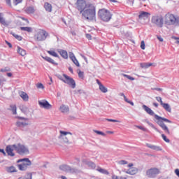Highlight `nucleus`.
Returning a JSON list of instances; mask_svg holds the SVG:
<instances>
[{
  "label": "nucleus",
  "mask_w": 179,
  "mask_h": 179,
  "mask_svg": "<svg viewBox=\"0 0 179 179\" xmlns=\"http://www.w3.org/2000/svg\"><path fill=\"white\" fill-rule=\"evenodd\" d=\"M156 100H157V101L160 103V104L163 107L164 110H165L168 113H171V107H170V105L169 103H163V100L162 99V97L156 96Z\"/></svg>",
  "instance_id": "ddd939ff"
},
{
  "label": "nucleus",
  "mask_w": 179,
  "mask_h": 179,
  "mask_svg": "<svg viewBox=\"0 0 179 179\" xmlns=\"http://www.w3.org/2000/svg\"><path fill=\"white\" fill-rule=\"evenodd\" d=\"M69 71L71 72V73H73V69H72V67H69Z\"/></svg>",
  "instance_id": "338daca9"
},
{
  "label": "nucleus",
  "mask_w": 179,
  "mask_h": 179,
  "mask_svg": "<svg viewBox=\"0 0 179 179\" xmlns=\"http://www.w3.org/2000/svg\"><path fill=\"white\" fill-rule=\"evenodd\" d=\"M17 52H18L22 57H24V55H26V51L24 49L20 48V46H17Z\"/></svg>",
  "instance_id": "a878e982"
},
{
  "label": "nucleus",
  "mask_w": 179,
  "mask_h": 179,
  "mask_svg": "<svg viewBox=\"0 0 179 179\" xmlns=\"http://www.w3.org/2000/svg\"><path fill=\"white\" fill-rule=\"evenodd\" d=\"M14 150L18 155H28L29 149L22 144L13 145Z\"/></svg>",
  "instance_id": "9d476101"
},
{
  "label": "nucleus",
  "mask_w": 179,
  "mask_h": 179,
  "mask_svg": "<svg viewBox=\"0 0 179 179\" xmlns=\"http://www.w3.org/2000/svg\"><path fill=\"white\" fill-rule=\"evenodd\" d=\"M38 104L41 108H45V110H50V108H52V105L48 103L47 100H41L38 101Z\"/></svg>",
  "instance_id": "4468645a"
},
{
  "label": "nucleus",
  "mask_w": 179,
  "mask_h": 179,
  "mask_svg": "<svg viewBox=\"0 0 179 179\" xmlns=\"http://www.w3.org/2000/svg\"><path fill=\"white\" fill-rule=\"evenodd\" d=\"M0 23L1 24H3V26H8V22L5 20V18H3V15L2 13H0Z\"/></svg>",
  "instance_id": "cd10ccee"
},
{
  "label": "nucleus",
  "mask_w": 179,
  "mask_h": 179,
  "mask_svg": "<svg viewBox=\"0 0 179 179\" xmlns=\"http://www.w3.org/2000/svg\"><path fill=\"white\" fill-rule=\"evenodd\" d=\"M6 43L8 45L9 48H12V43H9L8 41H6Z\"/></svg>",
  "instance_id": "052dcab7"
},
{
  "label": "nucleus",
  "mask_w": 179,
  "mask_h": 179,
  "mask_svg": "<svg viewBox=\"0 0 179 179\" xmlns=\"http://www.w3.org/2000/svg\"><path fill=\"white\" fill-rule=\"evenodd\" d=\"M10 111H12L13 114H14V115H16V114H17V108L16 107V105L15 104H12L10 106Z\"/></svg>",
  "instance_id": "7c9ffc66"
},
{
  "label": "nucleus",
  "mask_w": 179,
  "mask_h": 179,
  "mask_svg": "<svg viewBox=\"0 0 179 179\" xmlns=\"http://www.w3.org/2000/svg\"><path fill=\"white\" fill-rule=\"evenodd\" d=\"M22 113H23L24 114H29V108H27L26 106L22 105L20 107Z\"/></svg>",
  "instance_id": "bb28decb"
},
{
  "label": "nucleus",
  "mask_w": 179,
  "mask_h": 179,
  "mask_svg": "<svg viewBox=\"0 0 179 179\" xmlns=\"http://www.w3.org/2000/svg\"><path fill=\"white\" fill-rule=\"evenodd\" d=\"M162 139H164V141L165 142H166L167 143H170V139L167 138V136H166V135L162 134Z\"/></svg>",
  "instance_id": "49530a36"
},
{
  "label": "nucleus",
  "mask_w": 179,
  "mask_h": 179,
  "mask_svg": "<svg viewBox=\"0 0 179 179\" xmlns=\"http://www.w3.org/2000/svg\"><path fill=\"white\" fill-rule=\"evenodd\" d=\"M143 108L145 110V111H146V113L148 114H149L150 115H155V112H153L152 110V109H150V108L146 106V105H143Z\"/></svg>",
  "instance_id": "b1692460"
},
{
  "label": "nucleus",
  "mask_w": 179,
  "mask_h": 179,
  "mask_svg": "<svg viewBox=\"0 0 179 179\" xmlns=\"http://www.w3.org/2000/svg\"><path fill=\"white\" fill-rule=\"evenodd\" d=\"M85 36L88 40H92V35H90V34H86Z\"/></svg>",
  "instance_id": "4d7b16f0"
},
{
  "label": "nucleus",
  "mask_w": 179,
  "mask_h": 179,
  "mask_svg": "<svg viewBox=\"0 0 179 179\" xmlns=\"http://www.w3.org/2000/svg\"><path fill=\"white\" fill-rule=\"evenodd\" d=\"M99 90H101L102 93H107V92H108V90H107V87L103 85V84L101 85H99Z\"/></svg>",
  "instance_id": "f704fd0d"
},
{
  "label": "nucleus",
  "mask_w": 179,
  "mask_h": 179,
  "mask_svg": "<svg viewBox=\"0 0 179 179\" xmlns=\"http://www.w3.org/2000/svg\"><path fill=\"white\" fill-rule=\"evenodd\" d=\"M59 54L64 58V59H68V52L66 50H58Z\"/></svg>",
  "instance_id": "4be33fe9"
},
{
  "label": "nucleus",
  "mask_w": 179,
  "mask_h": 179,
  "mask_svg": "<svg viewBox=\"0 0 179 179\" xmlns=\"http://www.w3.org/2000/svg\"><path fill=\"white\" fill-rule=\"evenodd\" d=\"M8 173H16V168L15 166H10L7 168Z\"/></svg>",
  "instance_id": "c9c22d12"
},
{
  "label": "nucleus",
  "mask_w": 179,
  "mask_h": 179,
  "mask_svg": "<svg viewBox=\"0 0 179 179\" xmlns=\"http://www.w3.org/2000/svg\"><path fill=\"white\" fill-rule=\"evenodd\" d=\"M128 167H129V169H132L134 167V164L130 163L127 165Z\"/></svg>",
  "instance_id": "e2e57ef3"
},
{
  "label": "nucleus",
  "mask_w": 179,
  "mask_h": 179,
  "mask_svg": "<svg viewBox=\"0 0 179 179\" xmlns=\"http://www.w3.org/2000/svg\"><path fill=\"white\" fill-rule=\"evenodd\" d=\"M123 76L124 78H127V79H129V80H135V78L134 77H131V76H128L127 74H123Z\"/></svg>",
  "instance_id": "09e8293b"
},
{
  "label": "nucleus",
  "mask_w": 179,
  "mask_h": 179,
  "mask_svg": "<svg viewBox=\"0 0 179 179\" xmlns=\"http://www.w3.org/2000/svg\"><path fill=\"white\" fill-rule=\"evenodd\" d=\"M151 23L154 24V26H157V27L162 28L164 24V18L163 15L160 14H155L151 17Z\"/></svg>",
  "instance_id": "20e7f679"
},
{
  "label": "nucleus",
  "mask_w": 179,
  "mask_h": 179,
  "mask_svg": "<svg viewBox=\"0 0 179 179\" xmlns=\"http://www.w3.org/2000/svg\"><path fill=\"white\" fill-rule=\"evenodd\" d=\"M44 9L46 10V12L51 13L52 12V5L48 2H45L43 6Z\"/></svg>",
  "instance_id": "6ab92c4d"
},
{
  "label": "nucleus",
  "mask_w": 179,
  "mask_h": 179,
  "mask_svg": "<svg viewBox=\"0 0 179 179\" xmlns=\"http://www.w3.org/2000/svg\"><path fill=\"white\" fill-rule=\"evenodd\" d=\"M98 17H99V19H101V20H103V22H110V20H111L113 15L111 14L110 10L106 8H102L98 11Z\"/></svg>",
  "instance_id": "7ed1b4c3"
},
{
  "label": "nucleus",
  "mask_w": 179,
  "mask_h": 179,
  "mask_svg": "<svg viewBox=\"0 0 179 179\" xmlns=\"http://www.w3.org/2000/svg\"><path fill=\"white\" fill-rule=\"evenodd\" d=\"M81 16L83 19L88 20V22H93L96 20V6L92 3H89L87 7L81 10Z\"/></svg>",
  "instance_id": "f257e3e1"
},
{
  "label": "nucleus",
  "mask_w": 179,
  "mask_h": 179,
  "mask_svg": "<svg viewBox=\"0 0 179 179\" xmlns=\"http://www.w3.org/2000/svg\"><path fill=\"white\" fill-rule=\"evenodd\" d=\"M6 5L10 8H12V0H5Z\"/></svg>",
  "instance_id": "8fccbe9b"
},
{
  "label": "nucleus",
  "mask_w": 179,
  "mask_h": 179,
  "mask_svg": "<svg viewBox=\"0 0 179 179\" xmlns=\"http://www.w3.org/2000/svg\"><path fill=\"white\" fill-rule=\"evenodd\" d=\"M47 37H48V32H46L44 29H39L34 35L36 41H44L47 39Z\"/></svg>",
  "instance_id": "6e6552de"
},
{
  "label": "nucleus",
  "mask_w": 179,
  "mask_h": 179,
  "mask_svg": "<svg viewBox=\"0 0 179 179\" xmlns=\"http://www.w3.org/2000/svg\"><path fill=\"white\" fill-rule=\"evenodd\" d=\"M138 171L139 169L136 167L129 168L126 172L127 174H129L130 176H135V174H138Z\"/></svg>",
  "instance_id": "a211bd4d"
},
{
  "label": "nucleus",
  "mask_w": 179,
  "mask_h": 179,
  "mask_svg": "<svg viewBox=\"0 0 179 179\" xmlns=\"http://www.w3.org/2000/svg\"><path fill=\"white\" fill-rule=\"evenodd\" d=\"M59 110L61 113H68L69 111V108L65 105H62Z\"/></svg>",
  "instance_id": "c756f323"
},
{
  "label": "nucleus",
  "mask_w": 179,
  "mask_h": 179,
  "mask_svg": "<svg viewBox=\"0 0 179 179\" xmlns=\"http://www.w3.org/2000/svg\"><path fill=\"white\" fill-rule=\"evenodd\" d=\"M118 164L120 166H124L125 164H128V162L126 160H120L119 161Z\"/></svg>",
  "instance_id": "c03bdc74"
},
{
  "label": "nucleus",
  "mask_w": 179,
  "mask_h": 179,
  "mask_svg": "<svg viewBox=\"0 0 179 179\" xmlns=\"http://www.w3.org/2000/svg\"><path fill=\"white\" fill-rule=\"evenodd\" d=\"M179 23V18L178 17H176L173 14L168 13L165 15V24H168L169 26L173 24H178Z\"/></svg>",
  "instance_id": "423d86ee"
},
{
  "label": "nucleus",
  "mask_w": 179,
  "mask_h": 179,
  "mask_svg": "<svg viewBox=\"0 0 179 179\" xmlns=\"http://www.w3.org/2000/svg\"><path fill=\"white\" fill-rule=\"evenodd\" d=\"M107 121H109L110 122H121L120 120L113 119H107Z\"/></svg>",
  "instance_id": "6e6d98bb"
},
{
  "label": "nucleus",
  "mask_w": 179,
  "mask_h": 179,
  "mask_svg": "<svg viewBox=\"0 0 179 179\" xmlns=\"http://www.w3.org/2000/svg\"><path fill=\"white\" fill-rule=\"evenodd\" d=\"M73 64H75V65H76V66H78L79 68V66H80V64H79V62L78 61L77 59H74V60H73Z\"/></svg>",
  "instance_id": "864d4df0"
},
{
  "label": "nucleus",
  "mask_w": 179,
  "mask_h": 179,
  "mask_svg": "<svg viewBox=\"0 0 179 179\" xmlns=\"http://www.w3.org/2000/svg\"><path fill=\"white\" fill-rule=\"evenodd\" d=\"M32 178V175L31 173H29L27 174L26 176L24 177H21V178H19L18 179H31Z\"/></svg>",
  "instance_id": "58836bf2"
},
{
  "label": "nucleus",
  "mask_w": 179,
  "mask_h": 179,
  "mask_svg": "<svg viewBox=\"0 0 179 179\" xmlns=\"http://www.w3.org/2000/svg\"><path fill=\"white\" fill-rule=\"evenodd\" d=\"M0 153H3V156H6V152H5L3 149H0Z\"/></svg>",
  "instance_id": "13d9d810"
},
{
  "label": "nucleus",
  "mask_w": 179,
  "mask_h": 179,
  "mask_svg": "<svg viewBox=\"0 0 179 179\" xmlns=\"http://www.w3.org/2000/svg\"><path fill=\"white\" fill-rule=\"evenodd\" d=\"M19 94L20 97H21V99H22L24 101H29V95L27 94V93L21 91L19 92Z\"/></svg>",
  "instance_id": "aec40b11"
},
{
  "label": "nucleus",
  "mask_w": 179,
  "mask_h": 179,
  "mask_svg": "<svg viewBox=\"0 0 179 179\" xmlns=\"http://www.w3.org/2000/svg\"><path fill=\"white\" fill-rule=\"evenodd\" d=\"M59 169L62 170V171H68V170H69V166L67 165H62L60 166Z\"/></svg>",
  "instance_id": "e433bc0d"
},
{
  "label": "nucleus",
  "mask_w": 179,
  "mask_h": 179,
  "mask_svg": "<svg viewBox=\"0 0 179 179\" xmlns=\"http://www.w3.org/2000/svg\"><path fill=\"white\" fill-rule=\"evenodd\" d=\"M150 13L146 11H141L138 15L139 19H143L144 20L149 18Z\"/></svg>",
  "instance_id": "dca6fc26"
},
{
  "label": "nucleus",
  "mask_w": 179,
  "mask_h": 179,
  "mask_svg": "<svg viewBox=\"0 0 179 179\" xmlns=\"http://www.w3.org/2000/svg\"><path fill=\"white\" fill-rule=\"evenodd\" d=\"M17 118H18V120H24V122H20L18 121L16 122V125L17 127H27V125H29V122L27 118H24L23 117H17Z\"/></svg>",
  "instance_id": "2eb2a0df"
},
{
  "label": "nucleus",
  "mask_w": 179,
  "mask_h": 179,
  "mask_svg": "<svg viewBox=\"0 0 179 179\" xmlns=\"http://www.w3.org/2000/svg\"><path fill=\"white\" fill-rule=\"evenodd\" d=\"M94 132L95 134H97V135H101L102 136H106V134H104L103 132L100 131L99 130H94Z\"/></svg>",
  "instance_id": "a18cd8bd"
},
{
  "label": "nucleus",
  "mask_w": 179,
  "mask_h": 179,
  "mask_svg": "<svg viewBox=\"0 0 179 179\" xmlns=\"http://www.w3.org/2000/svg\"><path fill=\"white\" fill-rule=\"evenodd\" d=\"M59 139L65 142V143H69V140L72 138V133L61 130L59 131Z\"/></svg>",
  "instance_id": "1a4fd4ad"
},
{
  "label": "nucleus",
  "mask_w": 179,
  "mask_h": 179,
  "mask_svg": "<svg viewBox=\"0 0 179 179\" xmlns=\"http://www.w3.org/2000/svg\"><path fill=\"white\" fill-rule=\"evenodd\" d=\"M175 174H176V176L179 178V169H176L175 170Z\"/></svg>",
  "instance_id": "bf43d9fd"
},
{
  "label": "nucleus",
  "mask_w": 179,
  "mask_h": 179,
  "mask_svg": "<svg viewBox=\"0 0 179 179\" xmlns=\"http://www.w3.org/2000/svg\"><path fill=\"white\" fill-rule=\"evenodd\" d=\"M27 12L28 13H34V7L30 6L27 8Z\"/></svg>",
  "instance_id": "4c0bfd02"
},
{
  "label": "nucleus",
  "mask_w": 179,
  "mask_h": 179,
  "mask_svg": "<svg viewBox=\"0 0 179 179\" xmlns=\"http://www.w3.org/2000/svg\"><path fill=\"white\" fill-rule=\"evenodd\" d=\"M155 118L157 120V124L161 127L163 131H164L165 134H166V135H170V130L169 129V127L164 124V122H169V124H171V121L169 119L162 117L157 115H155Z\"/></svg>",
  "instance_id": "f03ea898"
},
{
  "label": "nucleus",
  "mask_w": 179,
  "mask_h": 179,
  "mask_svg": "<svg viewBox=\"0 0 179 179\" xmlns=\"http://www.w3.org/2000/svg\"><path fill=\"white\" fill-rule=\"evenodd\" d=\"M157 39L161 41V43H163V38H162L161 36H157Z\"/></svg>",
  "instance_id": "680f3d73"
},
{
  "label": "nucleus",
  "mask_w": 179,
  "mask_h": 179,
  "mask_svg": "<svg viewBox=\"0 0 179 179\" xmlns=\"http://www.w3.org/2000/svg\"><path fill=\"white\" fill-rule=\"evenodd\" d=\"M157 174H160V170L157 168H151L145 172V175L148 178H155Z\"/></svg>",
  "instance_id": "f8f14e48"
},
{
  "label": "nucleus",
  "mask_w": 179,
  "mask_h": 179,
  "mask_svg": "<svg viewBox=\"0 0 179 179\" xmlns=\"http://www.w3.org/2000/svg\"><path fill=\"white\" fill-rule=\"evenodd\" d=\"M21 19H22V20H25V22H27V24H29V20H27L24 17H21Z\"/></svg>",
  "instance_id": "69168bd1"
},
{
  "label": "nucleus",
  "mask_w": 179,
  "mask_h": 179,
  "mask_svg": "<svg viewBox=\"0 0 179 179\" xmlns=\"http://www.w3.org/2000/svg\"><path fill=\"white\" fill-rule=\"evenodd\" d=\"M0 71L1 72H7V71H9V70L6 69H1Z\"/></svg>",
  "instance_id": "0e129e2a"
},
{
  "label": "nucleus",
  "mask_w": 179,
  "mask_h": 179,
  "mask_svg": "<svg viewBox=\"0 0 179 179\" xmlns=\"http://www.w3.org/2000/svg\"><path fill=\"white\" fill-rule=\"evenodd\" d=\"M96 83L99 85V86H101V85H103V84H101V83L99 80H96Z\"/></svg>",
  "instance_id": "774afa93"
},
{
  "label": "nucleus",
  "mask_w": 179,
  "mask_h": 179,
  "mask_svg": "<svg viewBox=\"0 0 179 179\" xmlns=\"http://www.w3.org/2000/svg\"><path fill=\"white\" fill-rule=\"evenodd\" d=\"M69 58L71 59V61H73L74 59H76V57H75V55H73V53L72 52L69 53Z\"/></svg>",
  "instance_id": "3c124183"
},
{
  "label": "nucleus",
  "mask_w": 179,
  "mask_h": 179,
  "mask_svg": "<svg viewBox=\"0 0 179 179\" xmlns=\"http://www.w3.org/2000/svg\"><path fill=\"white\" fill-rule=\"evenodd\" d=\"M87 166L91 169H96V164H94V162H88Z\"/></svg>",
  "instance_id": "79ce46f5"
},
{
  "label": "nucleus",
  "mask_w": 179,
  "mask_h": 179,
  "mask_svg": "<svg viewBox=\"0 0 179 179\" xmlns=\"http://www.w3.org/2000/svg\"><path fill=\"white\" fill-rule=\"evenodd\" d=\"M13 37H15V38H16V40H18V41H22V36L20 35H17L16 34H13Z\"/></svg>",
  "instance_id": "37998d69"
},
{
  "label": "nucleus",
  "mask_w": 179,
  "mask_h": 179,
  "mask_svg": "<svg viewBox=\"0 0 179 179\" xmlns=\"http://www.w3.org/2000/svg\"><path fill=\"white\" fill-rule=\"evenodd\" d=\"M122 96H123L124 99V101H126V103H129V104H131V106H134V102L131 101H129L127 99V96L124 94H122Z\"/></svg>",
  "instance_id": "ea45409f"
},
{
  "label": "nucleus",
  "mask_w": 179,
  "mask_h": 179,
  "mask_svg": "<svg viewBox=\"0 0 179 179\" xmlns=\"http://www.w3.org/2000/svg\"><path fill=\"white\" fill-rule=\"evenodd\" d=\"M48 54H49L50 55H52V57H55V58H59V57L58 54L56 53V52L54 51V50H48Z\"/></svg>",
  "instance_id": "473e14b6"
},
{
  "label": "nucleus",
  "mask_w": 179,
  "mask_h": 179,
  "mask_svg": "<svg viewBox=\"0 0 179 179\" xmlns=\"http://www.w3.org/2000/svg\"><path fill=\"white\" fill-rule=\"evenodd\" d=\"M36 87L37 89H42L43 90L44 85H43V83H38V84H36Z\"/></svg>",
  "instance_id": "de8ad7c7"
},
{
  "label": "nucleus",
  "mask_w": 179,
  "mask_h": 179,
  "mask_svg": "<svg viewBox=\"0 0 179 179\" xmlns=\"http://www.w3.org/2000/svg\"><path fill=\"white\" fill-rule=\"evenodd\" d=\"M43 59H45V61H47L48 62H50V64H52L53 65H58V64L55 63V61H54V59H52L50 57H43Z\"/></svg>",
  "instance_id": "2f4dec72"
},
{
  "label": "nucleus",
  "mask_w": 179,
  "mask_h": 179,
  "mask_svg": "<svg viewBox=\"0 0 179 179\" xmlns=\"http://www.w3.org/2000/svg\"><path fill=\"white\" fill-rule=\"evenodd\" d=\"M140 66L141 68L144 69H148L150 66H156V64L155 63H141Z\"/></svg>",
  "instance_id": "412c9836"
},
{
  "label": "nucleus",
  "mask_w": 179,
  "mask_h": 179,
  "mask_svg": "<svg viewBox=\"0 0 179 179\" xmlns=\"http://www.w3.org/2000/svg\"><path fill=\"white\" fill-rule=\"evenodd\" d=\"M112 179H127V178H124V177H118L116 175H113L112 176Z\"/></svg>",
  "instance_id": "603ef678"
},
{
  "label": "nucleus",
  "mask_w": 179,
  "mask_h": 179,
  "mask_svg": "<svg viewBox=\"0 0 179 179\" xmlns=\"http://www.w3.org/2000/svg\"><path fill=\"white\" fill-rule=\"evenodd\" d=\"M141 50H145V41H141Z\"/></svg>",
  "instance_id": "5fc2aeb1"
},
{
  "label": "nucleus",
  "mask_w": 179,
  "mask_h": 179,
  "mask_svg": "<svg viewBox=\"0 0 179 179\" xmlns=\"http://www.w3.org/2000/svg\"><path fill=\"white\" fill-rule=\"evenodd\" d=\"M148 148L150 149H152V150H157V152H160L162 150V148L157 146V145H153L150 144H147Z\"/></svg>",
  "instance_id": "5701e85b"
},
{
  "label": "nucleus",
  "mask_w": 179,
  "mask_h": 179,
  "mask_svg": "<svg viewBox=\"0 0 179 179\" xmlns=\"http://www.w3.org/2000/svg\"><path fill=\"white\" fill-rule=\"evenodd\" d=\"M20 30L22 31H27V33H31L33 31V28L30 27H21Z\"/></svg>",
  "instance_id": "393cba45"
},
{
  "label": "nucleus",
  "mask_w": 179,
  "mask_h": 179,
  "mask_svg": "<svg viewBox=\"0 0 179 179\" xmlns=\"http://www.w3.org/2000/svg\"><path fill=\"white\" fill-rule=\"evenodd\" d=\"M59 79L64 82V83L69 85V86H70V87H71L72 89H75V87H76V83L75 82V80H73V78L69 77L66 74L59 76Z\"/></svg>",
  "instance_id": "0eeeda50"
},
{
  "label": "nucleus",
  "mask_w": 179,
  "mask_h": 179,
  "mask_svg": "<svg viewBox=\"0 0 179 179\" xmlns=\"http://www.w3.org/2000/svg\"><path fill=\"white\" fill-rule=\"evenodd\" d=\"M13 2L15 6H17L19 3H22V2H23V0H13Z\"/></svg>",
  "instance_id": "a19ab883"
},
{
  "label": "nucleus",
  "mask_w": 179,
  "mask_h": 179,
  "mask_svg": "<svg viewBox=\"0 0 179 179\" xmlns=\"http://www.w3.org/2000/svg\"><path fill=\"white\" fill-rule=\"evenodd\" d=\"M17 163H21L17 165V167L20 171H26V170L31 166V161L28 158L18 159Z\"/></svg>",
  "instance_id": "39448f33"
},
{
  "label": "nucleus",
  "mask_w": 179,
  "mask_h": 179,
  "mask_svg": "<svg viewBox=\"0 0 179 179\" xmlns=\"http://www.w3.org/2000/svg\"><path fill=\"white\" fill-rule=\"evenodd\" d=\"M75 5L76 9H78V10L80 11V13H81V10H85V9L87 8L89 3H87L86 0H77Z\"/></svg>",
  "instance_id": "9b49d317"
},
{
  "label": "nucleus",
  "mask_w": 179,
  "mask_h": 179,
  "mask_svg": "<svg viewBox=\"0 0 179 179\" xmlns=\"http://www.w3.org/2000/svg\"><path fill=\"white\" fill-rule=\"evenodd\" d=\"M97 171H99V173H101V174H106V176H108L110 174V172H108V171L101 168V167H99L96 169Z\"/></svg>",
  "instance_id": "c85d7f7f"
},
{
  "label": "nucleus",
  "mask_w": 179,
  "mask_h": 179,
  "mask_svg": "<svg viewBox=\"0 0 179 179\" xmlns=\"http://www.w3.org/2000/svg\"><path fill=\"white\" fill-rule=\"evenodd\" d=\"M77 72L78 74V78H80L81 80H83L85 79V73L80 70H78Z\"/></svg>",
  "instance_id": "72a5a7b5"
},
{
  "label": "nucleus",
  "mask_w": 179,
  "mask_h": 179,
  "mask_svg": "<svg viewBox=\"0 0 179 179\" xmlns=\"http://www.w3.org/2000/svg\"><path fill=\"white\" fill-rule=\"evenodd\" d=\"M14 149L15 148H13V145H8L6 147V152L8 156H11V157L15 156V152H13Z\"/></svg>",
  "instance_id": "f3484780"
}]
</instances>
